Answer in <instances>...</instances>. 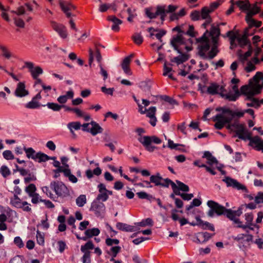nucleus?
Wrapping results in <instances>:
<instances>
[{
  "label": "nucleus",
  "instance_id": "obj_41",
  "mask_svg": "<svg viewBox=\"0 0 263 263\" xmlns=\"http://www.w3.org/2000/svg\"><path fill=\"white\" fill-rule=\"evenodd\" d=\"M94 248V245L91 241H88L84 245L81 246V251L83 252H89L88 250H92Z\"/></svg>",
  "mask_w": 263,
  "mask_h": 263
},
{
  "label": "nucleus",
  "instance_id": "obj_11",
  "mask_svg": "<svg viewBox=\"0 0 263 263\" xmlns=\"http://www.w3.org/2000/svg\"><path fill=\"white\" fill-rule=\"evenodd\" d=\"M59 5L61 9L68 18H70L72 16H75V15L72 14L71 13V11L76 9V7L71 3L69 2L60 0Z\"/></svg>",
  "mask_w": 263,
  "mask_h": 263
},
{
  "label": "nucleus",
  "instance_id": "obj_46",
  "mask_svg": "<svg viewBox=\"0 0 263 263\" xmlns=\"http://www.w3.org/2000/svg\"><path fill=\"white\" fill-rule=\"evenodd\" d=\"M245 216L247 223L250 224V226H254V227H256L257 229L259 228L258 226L252 223V221L253 220V215L252 213H246L245 214Z\"/></svg>",
  "mask_w": 263,
  "mask_h": 263
},
{
  "label": "nucleus",
  "instance_id": "obj_58",
  "mask_svg": "<svg viewBox=\"0 0 263 263\" xmlns=\"http://www.w3.org/2000/svg\"><path fill=\"white\" fill-rule=\"evenodd\" d=\"M173 183H175L172 180L169 178H163L161 181L160 186L163 187H168L169 185L172 186Z\"/></svg>",
  "mask_w": 263,
  "mask_h": 263
},
{
  "label": "nucleus",
  "instance_id": "obj_12",
  "mask_svg": "<svg viewBox=\"0 0 263 263\" xmlns=\"http://www.w3.org/2000/svg\"><path fill=\"white\" fill-rule=\"evenodd\" d=\"M242 210L243 205L239 206L236 211L232 210L229 211L228 214H227V217L230 220L233 221L234 223L239 224V225H240L241 224V222L238 218H236V217H239L242 214Z\"/></svg>",
  "mask_w": 263,
  "mask_h": 263
},
{
  "label": "nucleus",
  "instance_id": "obj_37",
  "mask_svg": "<svg viewBox=\"0 0 263 263\" xmlns=\"http://www.w3.org/2000/svg\"><path fill=\"white\" fill-rule=\"evenodd\" d=\"M212 12V10H210L207 7H204L202 8L200 16L203 19H208L211 18L209 14Z\"/></svg>",
  "mask_w": 263,
  "mask_h": 263
},
{
  "label": "nucleus",
  "instance_id": "obj_1",
  "mask_svg": "<svg viewBox=\"0 0 263 263\" xmlns=\"http://www.w3.org/2000/svg\"><path fill=\"white\" fill-rule=\"evenodd\" d=\"M227 128L232 131H234L236 135L240 139L244 141L250 139L252 134L250 133L243 124H240L237 119H235L233 123H226Z\"/></svg>",
  "mask_w": 263,
  "mask_h": 263
},
{
  "label": "nucleus",
  "instance_id": "obj_44",
  "mask_svg": "<svg viewBox=\"0 0 263 263\" xmlns=\"http://www.w3.org/2000/svg\"><path fill=\"white\" fill-rule=\"evenodd\" d=\"M43 72V69L40 67L37 66L31 70V74L33 79H36L38 78L39 76L42 74Z\"/></svg>",
  "mask_w": 263,
  "mask_h": 263
},
{
  "label": "nucleus",
  "instance_id": "obj_25",
  "mask_svg": "<svg viewBox=\"0 0 263 263\" xmlns=\"http://www.w3.org/2000/svg\"><path fill=\"white\" fill-rule=\"evenodd\" d=\"M108 20L113 23L111 26V29L116 32L118 31L120 29L119 25L122 23V21L118 18L116 16L113 15L109 16Z\"/></svg>",
  "mask_w": 263,
  "mask_h": 263
},
{
  "label": "nucleus",
  "instance_id": "obj_59",
  "mask_svg": "<svg viewBox=\"0 0 263 263\" xmlns=\"http://www.w3.org/2000/svg\"><path fill=\"white\" fill-rule=\"evenodd\" d=\"M252 53V49L251 45L249 46L248 50L244 54L240 55V58L242 61H247L248 58L250 57Z\"/></svg>",
  "mask_w": 263,
  "mask_h": 263
},
{
  "label": "nucleus",
  "instance_id": "obj_43",
  "mask_svg": "<svg viewBox=\"0 0 263 263\" xmlns=\"http://www.w3.org/2000/svg\"><path fill=\"white\" fill-rule=\"evenodd\" d=\"M176 182L177 183V185L180 191H181L184 192H187L190 191V188L188 185L182 182L181 181L176 180Z\"/></svg>",
  "mask_w": 263,
  "mask_h": 263
},
{
  "label": "nucleus",
  "instance_id": "obj_8",
  "mask_svg": "<svg viewBox=\"0 0 263 263\" xmlns=\"http://www.w3.org/2000/svg\"><path fill=\"white\" fill-rule=\"evenodd\" d=\"M105 205L103 202L95 200L92 202L89 209V211L93 212L97 217H102L105 212Z\"/></svg>",
  "mask_w": 263,
  "mask_h": 263
},
{
  "label": "nucleus",
  "instance_id": "obj_52",
  "mask_svg": "<svg viewBox=\"0 0 263 263\" xmlns=\"http://www.w3.org/2000/svg\"><path fill=\"white\" fill-rule=\"evenodd\" d=\"M132 38L134 42L137 45L141 44L143 41L142 36L138 33H135Z\"/></svg>",
  "mask_w": 263,
  "mask_h": 263
},
{
  "label": "nucleus",
  "instance_id": "obj_19",
  "mask_svg": "<svg viewBox=\"0 0 263 263\" xmlns=\"http://www.w3.org/2000/svg\"><path fill=\"white\" fill-rule=\"evenodd\" d=\"M134 57V54H131L130 55L126 57L125 58V59L123 60L122 63V68L124 71V72L128 74V75H131V71L129 67V65L130 63V61L132 58H133Z\"/></svg>",
  "mask_w": 263,
  "mask_h": 263
},
{
  "label": "nucleus",
  "instance_id": "obj_3",
  "mask_svg": "<svg viewBox=\"0 0 263 263\" xmlns=\"http://www.w3.org/2000/svg\"><path fill=\"white\" fill-rule=\"evenodd\" d=\"M172 31L178 32V34L173 36L170 41V45L177 52H181L179 46L186 44V40L183 37L184 31L181 28L180 26H177L174 28Z\"/></svg>",
  "mask_w": 263,
  "mask_h": 263
},
{
  "label": "nucleus",
  "instance_id": "obj_40",
  "mask_svg": "<svg viewBox=\"0 0 263 263\" xmlns=\"http://www.w3.org/2000/svg\"><path fill=\"white\" fill-rule=\"evenodd\" d=\"M36 190V186L33 183H31L28 186H26L25 190V192L28 194L29 196H33V194H36L35 193Z\"/></svg>",
  "mask_w": 263,
  "mask_h": 263
},
{
  "label": "nucleus",
  "instance_id": "obj_17",
  "mask_svg": "<svg viewBox=\"0 0 263 263\" xmlns=\"http://www.w3.org/2000/svg\"><path fill=\"white\" fill-rule=\"evenodd\" d=\"M29 92L25 89V85L24 82H19L17 84L16 89L14 92V95L16 97L22 98L27 96Z\"/></svg>",
  "mask_w": 263,
  "mask_h": 263
},
{
  "label": "nucleus",
  "instance_id": "obj_38",
  "mask_svg": "<svg viewBox=\"0 0 263 263\" xmlns=\"http://www.w3.org/2000/svg\"><path fill=\"white\" fill-rule=\"evenodd\" d=\"M81 124L79 122H71L68 124L67 127L71 133H73V129L79 130L80 129Z\"/></svg>",
  "mask_w": 263,
  "mask_h": 263
},
{
  "label": "nucleus",
  "instance_id": "obj_48",
  "mask_svg": "<svg viewBox=\"0 0 263 263\" xmlns=\"http://www.w3.org/2000/svg\"><path fill=\"white\" fill-rule=\"evenodd\" d=\"M121 248L120 246H115L110 248V251L108 252V254L113 257H116L117 254L120 252Z\"/></svg>",
  "mask_w": 263,
  "mask_h": 263
},
{
  "label": "nucleus",
  "instance_id": "obj_60",
  "mask_svg": "<svg viewBox=\"0 0 263 263\" xmlns=\"http://www.w3.org/2000/svg\"><path fill=\"white\" fill-rule=\"evenodd\" d=\"M27 176V177L24 178V182L26 184L36 180V177L33 173H31L30 172Z\"/></svg>",
  "mask_w": 263,
  "mask_h": 263
},
{
  "label": "nucleus",
  "instance_id": "obj_49",
  "mask_svg": "<svg viewBox=\"0 0 263 263\" xmlns=\"http://www.w3.org/2000/svg\"><path fill=\"white\" fill-rule=\"evenodd\" d=\"M108 199V196L107 194V193L101 192L99 193V194L97 195V197L95 200L98 201H101L103 202L107 201Z\"/></svg>",
  "mask_w": 263,
  "mask_h": 263
},
{
  "label": "nucleus",
  "instance_id": "obj_31",
  "mask_svg": "<svg viewBox=\"0 0 263 263\" xmlns=\"http://www.w3.org/2000/svg\"><path fill=\"white\" fill-rule=\"evenodd\" d=\"M219 50L216 46H212L211 50L207 54V59L212 60L214 58L218 53Z\"/></svg>",
  "mask_w": 263,
  "mask_h": 263
},
{
  "label": "nucleus",
  "instance_id": "obj_63",
  "mask_svg": "<svg viewBox=\"0 0 263 263\" xmlns=\"http://www.w3.org/2000/svg\"><path fill=\"white\" fill-rule=\"evenodd\" d=\"M14 243L19 248H22L24 247V243L23 242L22 239L19 236H16L14 238Z\"/></svg>",
  "mask_w": 263,
  "mask_h": 263
},
{
  "label": "nucleus",
  "instance_id": "obj_35",
  "mask_svg": "<svg viewBox=\"0 0 263 263\" xmlns=\"http://www.w3.org/2000/svg\"><path fill=\"white\" fill-rule=\"evenodd\" d=\"M43 106H47L48 108L52 109L54 111H58L62 108V105H59L55 103L48 102L46 105H43Z\"/></svg>",
  "mask_w": 263,
  "mask_h": 263
},
{
  "label": "nucleus",
  "instance_id": "obj_5",
  "mask_svg": "<svg viewBox=\"0 0 263 263\" xmlns=\"http://www.w3.org/2000/svg\"><path fill=\"white\" fill-rule=\"evenodd\" d=\"M165 6L158 5L156 7V11L153 13L154 10V7H150L145 9V15L150 19L156 18L158 16H160L161 20L163 22L165 20L166 17Z\"/></svg>",
  "mask_w": 263,
  "mask_h": 263
},
{
  "label": "nucleus",
  "instance_id": "obj_15",
  "mask_svg": "<svg viewBox=\"0 0 263 263\" xmlns=\"http://www.w3.org/2000/svg\"><path fill=\"white\" fill-rule=\"evenodd\" d=\"M249 145L251 146H254L255 145V148L257 151L261 152L263 153V141L258 136H256L254 137L252 136L249 139Z\"/></svg>",
  "mask_w": 263,
  "mask_h": 263
},
{
  "label": "nucleus",
  "instance_id": "obj_47",
  "mask_svg": "<svg viewBox=\"0 0 263 263\" xmlns=\"http://www.w3.org/2000/svg\"><path fill=\"white\" fill-rule=\"evenodd\" d=\"M139 87L145 92L148 91L151 87V82L150 81L141 82L139 84Z\"/></svg>",
  "mask_w": 263,
  "mask_h": 263
},
{
  "label": "nucleus",
  "instance_id": "obj_10",
  "mask_svg": "<svg viewBox=\"0 0 263 263\" xmlns=\"http://www.w3.org/2000/svg\"><path fill=\"white\" fill-rule=\"evenodd\" d=\"M24 151L26 154V156L29 159H32L33 160L41 163L43 153L41 152H36L32 147H24Z\"/></svg>",
  "mask_w": 263,
  "mask_h": 263
},
{
  "label": "nucleus",
  "instance_id": "obj_21",
  "mask_svg": "<svg viewBox=\"0 0 263 263\" xmlns=\"http://www.w3.org/2000/svg\"><path fill=\"white\" fill-rule=\"evenodd\" d=\"M90 125H91V128L89 130V133H90L92 136H95L98 134L103 133V128L101 127L96 122L91 121L90 122Z\"/></svg>",
  "mask_w": 263,
  "mask_h": 263
},
{
  "label": "nucleus",
  "instance_id": "obj_16",
  "mask_svg": "<svg viewBox=\"0 0 263 263\" xmlns=\"http://www.w3.org/2000/svg\"><path fill=\"white\" fill-rule=\"evenodd\" d=\"M210 47L211 45L210 42L199 45L197 47L198 50V55L203 59H207L206 52L210 50Z\"/></svg>",
  "mask_w": 263,
  "mask_h": 263
},
{
  "label": "nucleus",
  "instance_id": "obj_45",
  "mask_svg": "<svg viewBox=\"0 0 263 263\" xmlns=\"http://www.w3.org/2000/svg\"><path fill=\"white\" fill-rule=\"evenodd\" d=\"M64 176L65 177L68 178L69 181L73 183H76L78 182L77 178L74 175L71 174V171L69 169V168L67 170Z\"/></svg>",
  "mask_w": 263,
  "mask_h": 263
},
{
  "label": "nucleus",
  "instance_id": "obj_22",
  "mask_svg": "<svg viewBox=\"0 0 263 263\" xmlns=\"http://www.w3.org/2000/svg\"><path fill=\"white\" fill-rule=\"evenodd\" d=\"M223 89V86H220L219 85L216 83H212L210 85L206 88V92L208 94L214 95L218 94L219 90Z\"/></svg>",
  "mask_w": 263,
  "mask_h": 263
},
{
  "label": "nucleus",
  "instance_id": "obj_55",
  "mask_svg": "<svg viewBox=\"0 0 263 263\" xmlns=\"http://www.w3.org/2000/svg\"><path fill=\"white\" fill-rule=\"evenodd\" d=\"M36 240L39 245H44L45 242L44 235L39 230L36 231Z\"/></svg>",
  "mask_w": 263,
  "mask_h": 263
},
{
  "label": "nucleus",
  "instance_id": "obj_57",
  "mask_svg": "<svg viewBox=\"0 0 263 263\" xmlns=\"http://www.w3.org/2000/svg\"><path fill=\"white\" fill-rule=\"evenodd\" d=\"M0 172L4 177L9 176L11 172L9 168L6 165H2L0 168Z\"/></svg>",
  "mask_w": 263,
  "mask_h": 263
},
{
  "label": "nucleus",
  "instance_id": "obj_39",
  "mask_svg": "<svg viewBox=\"0 0 263 263\" xmlns=\"http://www.w3.org/2000/svg\"><path fill=\"white\" fill-rule=\"evenodd\" d=\"M153 221L152 219L147 218L142 220L141 222H137L135 224L140 227H146L147 226H152L153 225Z\"/></svg>",
  "mask_w": 263,
  "mask_h": 263
},
{
  "label": "nucleus",
  "instance_id": "obj_54",
  "mask_svg": "<svg viewBox=\"0 0 263 263\" xmlns=\"http://www.w3.org/2000/svg\"><path fill=\"white\" fill-rule=\"evenodd\" d=\"M3 156L4 158L7 160L15 159L13 154H12V152L10 150L4 151L3 153Z\"/></svg>",
  "mask_w": 263,
  "mask_h": 263
},
{
  "label": "nucleus",
  "instance_id": "obj_64",
  "mask_svg": "<svg viewBox=\"0 0 263 263\" xmlns=\"http://www.w3.org/2000/svg\"><path fill=\"white\" fill-rule=\"evenodd\" d=\"M255 202L257 204L263 203V192H258L255 197Z\"/></svg>",
  "mask_w": 263,
  "mask_h": 263
},
{
  "label": "nucleus",
  "instance_id": "obj_20",
  "mask_svg": "<svg viewBox=\"0 0 263 263\" xmlns=\"http://www.w3.org/2000/svg\"><path fill=\"white\" fill-rule=\"evenodd\" d=\"M179 50L181 52H178L180 54L179 55L174 57L173 59H171V62L173 63H176L178 65L187 61L189 59V55L182 53V50L179 48Z\"/></svg>",
  "mask_w": 263,
  "mask_h": 263
},
{
  "label": "nucleus",
  "instance_id": "obj_26",
  "mask_svg": "<svg viewBox=\"0 0 263 263\" xmlns=\"http://www.w3.org/2000/svg\"><path fill=\"white\" fill-rule=\"evenodd\" d=\"M245 20L246 22L249 25V28H251L253 27L258 28L260 26H261L262 24V22L261 21H256L253 19L252 17L246 16Z\"/></svg>",
  "mask_w": 263,
  "mask_h": 263
},
{
  "label": "nucleus",
  "instance_id": "obj_4",
  "mask_svg": "<svg viewBox=\"0 0 263 263\" xmlns=\"http://www.w3.org/2000/svg\"><path fill=\"white\" fill-rule=\"evenodd\" d=\"M206 204L210 208L207 214L211 217H213L214 214L217 216L226 215L227 216V214H228L229 211L232 210L231 209H226L223 205L213 200H209Z\"/></svg>",
  "mask_w": 263,
  "mask_h": 263
},
{
  "label": "nucleus",
  "instance_id": "obj_23",
  "mask_svg": "<svg viewBox=\"0 0 263 263\" xmlns=\"http://www.w3.org/2000/svg\"><path fill=\"white\" fill-rule=\"evenodd\" d=\"M116 228L121 231L125 232H135L136 230V227L126 223L118 222L116 223Z\"/></svg>",
  "mask_w": 263,
  "mask_h": 263
},
{
  "label": "nucleus",
  "instance_id": "obj_14",
  "mask_svg": "<svg viewBox=\"0 0 263 263\" xmlns=\"http://www.w3.org/2000/svg\"><path fill=\"white\" fill-rule=\"evenodd\" d=\"M50 24L53 30L58 32L62 38L65 39L67 37L66 28L64 25L58 24L54 21H51Z\"/></svg>",
  "mask_w": 263,
  "mask_h": 263
},
{
  "label": "nucleus",
  "instance_id": "obj_36",
  "mask_svg": "<svg viewBox=\"0 0 263 263\" xmlns=\"http://www.w3.org/2000/svg\"><path fill=\"white\" fill-rule=\"evenodd\" d=\"M87 199L85 195H80L76 200L77 205L79 207H82L86 203Z\"/></svg>",
  "mask_w": 263,
  "mask_h": 263
},
{
  "label": "nucleus",
  "instance_id": "obj_50",
  "mask_svg": "<svg viewBox=\"0 0 263 263\" xmlns=\"http://www.w3.org/2000/svg\"><path fill=\"white\" fill-rule=\"evenodd\" d=\"M216 110L220 111H221L222 114H228L229 116H233L234 115H237L236 114V111H233L230 108H225L223 107H219L216 108Z\"/></svg>",
  "mask_w": 263,
  "mask_h": 263
},
{
  "label": "nucleus",
  "instance_id": "obj_9",
  "mask_svg": "<svg viewBox=\"0 0 263 263\" xmlns=\"http://www.w3.org/2000/svg\"><path fill=\"white\" fill-rule=\"evenodd\" d=\"M222 181L226 183L228 187L231 186L238 190H242L246 193H248V190L247 187L234 179L227 176Z\"/></svg>",
  "mask_w": 263,
  "mask_h": 263
},
{
  "label": "nucleus",
  "instance_id": "obj_2",
  "mask_svg": "<svg viewBox=\"0 0 263 263\" xmlns=\"http://www.w3.org/2000/svg\"><path fill=\"white\" fill-rule=\"evenodd\" d=\"M138 141L142 144L145 150L149 153L153 152L157 147L152 145V143L159 144L161 140L156 136H143L138 138Z\"/></svg>",
  "mask_w": 263,
  "mask_h": 263
},
{
  "label": "nucleus",
  "instance_id": "obj_24",
  "mask_svg": "<svg viewBox=\"0 0 263 263\" xmlns=\"http://www.w3.org/2000/svg\"><path fill=\"white\" fill-rule=\"evenodd\" d=\"M223 115L217 114L214 118L213 121L215 122V127L217 129H221L226 125L222 120Z\"/></svg>",
  "mask_w": 263,
  "mask_h": 263
},
{
  "label": "nucleus",
  "instance_id": "obj_13",
  "mask_svg": "<svg viewBox=\"0 0 263 263\" xmlns=\"http://www.w3.org/2000/svg\"><path fill=\"white\" fill-rule=\"evenodd\" d=\"M249 31V29L246 28L244 30L243 34L241 36H240L238 33L235 34V36L236 37V40L238 41L241 47H243L245 46H246L247 45H251L250 42L248 40V37L250 35H252L253 34H250Z\"/></svg>",
  "mask_w": 263,
  "mask_h": 263
},
{
  "label": "nucleus",
  "instance_id": "obj_61",
  "mask_svg": "<svg viewBox=\"0 0 263 263\" xmlns=\"http://www.w3.org/2000/svg\"><path fill=\"white\" fill-rule=\"evenodd\" d=\"M184 35H187L191 37H195L196 36V32H194V27L193 25L189 26L188 30L185 32L184 31Z\"/></svg>",
  "mask_w": 263,
  "mask_h": 263
},
{
  "label": "nucleus",
  "instance_id": "obj_42",
  "mask_svg": "<svg viewBox=\"0 0 263 263\" xmlns=\"http://www.w3.org/2000/svg\"><path fill=\"white\" fill-rule=\"evenodd\" d=\"M208 35L210 36L219 37L220 35V29L219 27L212 25L210 31H209Z\"/></svg>",
  "mask_w": 263,
  "mask_h": 263
},
{
  "label": "nucleus",
  "instance_id": "obj_6",
  "mask_svg": "<svg viewBox=\"0 0 263 263\" xmlns=\"http://www.w3.org/2000/svg\"><path fill=\"white\" fill-rule=\"evenodd\" d=\"M253 235L251 234H239L234 240L238 242V247L242 250L250 248V243L253 242Z\"/></svg>",
  "mask_w": 263,
  "mask_h": 263
},
{
  "label": "nucleus",
  "instance_id": "obj_53",
  "mask_svg": "<svg viewBox=\"0 0 263 263\" xmlns=\"http://www.w3.org/2000/svg\"><path fill=\"white\" fill-rule=\"evenodd\" d=\"M249 100L251 101V102L247 103V106L248 107H252L255 108H258L260 107V103L259 100L255 98Z\"/></svg>",
  "mask_w": 263,
  "mask_h": 263
},
{
  "label": "nucleus",
  "instance_id": "obj_7",
  "mask_svg": "<svg viewBox=\"0 0 263 263\" xmlns=\"http://www.w3.org/2000/svg\"><path fill=\"white\" fill-rule=\"evenodd\" d=\"M50 188L60 197H66L69 195V190L65 184L61 181H52Z\"/></svg>",
  "mask_w": 263,
  "mask_h": 263
},
{
  "label": "nucleus",
  "instance_id": "obj_32",
  "mask_svg": "<svg viewBox=\"0 0 263 263\" xmlns=\"http://www.w3.org/2000/svg\"><path fill=\"white\" fill-rule=\"evenodd\" d=\"M232 89L233 91L234 92V93L233 94L231 92V95L232 97L231 100L232 101H235L238 99L239 97L240 96L241 93L238 89V86L236 85L232 86Z\"/></svg>",
  "mask_w": 263,
  "mask_h": 263
},
{
  "label": "nucleus",
  "instance_id": "obj_33",
  "mask_svg": "<svg viewBox=\"0 0 263 263\" xmlns=\"http://www.w3.org/2000/svg\"><path fill=\"white\" fill-rule=\"evenodd\" d=\"M260 11V8L255 4L251 9L249 8L246 16L253 17L254 15L259 13Z\"/></svg>",
  "mask_w": 263,
  "mask_h": 263
},
{
  "label": "nucleus",
  "instance_id": "obj_27",
  "mask_svg": "<svg viewBox=\"0 0 263 263\" xmlns=\"http://www.w3.org/2000/svg\"><path fill=\"white\" fill-rule=\"evenodd\" d=\"M235 4L242 11H248L251 6L249 0H245V1H238Z\"/></svg>",
  "mask_w": 263,
  "mask_h": 263
},
{
  "label": "nucleus",
  "instance_id": "obj_28",
  "mask_svg": "<svg viewBox=\"0 0 263 263\" xmlns=\"http://www.w3.org/2000/svg\"><path fill=\"white\" fill-rule=\"evenodd\" d=\"M162 179L163 178L159 173H157L155 175L151 176L149 178V180L152 183H154L155 185L156 186H160Z\"/></svg>",
  "mask_w": 263,
  "mask_h": 263
},
{
  "label": "nucleus",
  "instance_id": "obj_34",
  "mask_svg": "<svg viewBox=\"0 0 263 263\" xmlns=\"http://www.w3.org/2000/svg\"><path fill=\"white\" fill-rule=\"evenodd\" d=\"M208 33H209V31L206 30L201 37L196 39V43L201 44L210 42Z\"/></svg>",
  "mask_w": 263,
  "mask_h": 263
},
{
  "label": "nucleus",
  "instance_id": "obj_30",
  "mask_svg": "<svg viewBox=\"0 0 263 263\" xmlns=\"http://www.w3.org/2000/svg\"><path fill=\"white\" fill-rule=\"evenodd\" d=\"M236 114L237 115H234L233 116H230V117H225L223 115L222 120L224 122L225 124L226 123H231L233 119L235 118L236 117L239 118L243 117V113L238 112V111H236Z\"/></svg>",
  "mask_w": 263,
  "mask_h": 263
},
{
  "label": "nucleus",
  "instance_id": "obj_18",
  "mask_svg": "<svg viewBox=\"0 0 263 263\" xmlns=\"http://www.w3.org/2000/svg\"><path fill=\"white\" fill-rule=\"evenodd\" d=\"M32 10V6L29 3H26L24 6H20L16 10H12L11 12L21 15L28 14V12H31Z\"/></svg>",
  "mask_w": 263,
  "mask_h": 263
},
{
  "label": "nucleus",
  "instance_id": "obj_62",
  "mask_svg": "<svg viewBox=\"0 0 263 263\" xmlns=\"http://www.w3.org/2000/svg\"><path fill=\"white\" fill-rule=\"evenodd\" d=\"M0 49L3 52V55L7 59H9L11 57V53L8 51L6 47L5 46L0 45Z\"/></svg>",
  "mask_w": 263,
  "mask_h": 263
},
{
  "label": "nucleus",
  "instance_id": "obj_29",
  "mask_svg": "<svg viewBox=\"0 0 263 263\" xmlns=\"http://www.w3.org/2000/svg\"><path fill=\"white\" fill-rule=\"evenodd\" d=\"M100 231L98 228L87 229L85 232V234L87 237L91 238L92 236H97L99 235Z\"/></svg>",
  "mask_w": 263,
  "mask_h": 263
},
{
  "label": "nucleus",
  "instance_id": "obj_56",
  "mask_svg": "<svg viewBox=\"0 0 263 263\" xmlns=\"http://www.w3.org/2000/svg\"><path fill=\"white\" fill-rule=\"evenodd\" d=\"M200 227L203 230H209L212 231H215L213 224L208 221H204Z\"/></svg>",
  "mask_w": 263,
  "mask_h": 263
},
{
  "label": "nucleus",
  "instance_id": "obj_51",
  "mask_svg": "<svg viewBox=\"0 0 263 263\" xmlns=\"http://www.w3.org/2000/svg\"><path fill=\"white\" fill-rule=\"evenodd\" d=\"M40 106V104L39 102L32 99L25 105L26 108L30 109H35L38 108Z\"/></svg>",
  "mask_w": 263,
  "mask_h": 263
}]
</instances>
